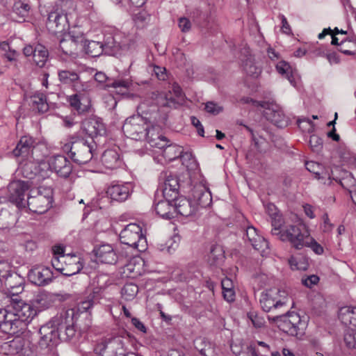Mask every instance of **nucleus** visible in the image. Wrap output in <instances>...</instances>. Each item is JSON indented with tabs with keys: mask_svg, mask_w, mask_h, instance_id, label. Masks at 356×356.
I'll return each mask as SVG.
<instances>
[{
	"mask_svg": "<svg viewBox=\"0 0 356 356\" xmlns=\"http://www.w3.org/2000/svg\"><path fill=\"white\" fill-rule=\"evenodd\" d=\"M74 314V309L60 312L40 327V334L52 339L54 343L70 341L76 334Z\"/></svg>",
	"mask_w": 356,
	"mask_h": 356,
	"instance_id": "f257e3e1",
	"label": "nucleus"
},
{
	"mask_svg": "<svg viewBox=\"0 0 356 356\" xmlns=\"http://www.w3.org/2000/svg\"><path fill=\"white\" fill-rule=\"evenodd\" d=\"M67 140L62 149L74 162L84 164L91 160L92 147L85 139L74 134L69 136Z\"/></svg>",
	"mask_w": 356,
	"mask_h": 356,
	"instance_id": "f03ea898",
	"label": "nucleus"
},
{
	"mask_svg": "<svg viewBox=\"0 0 356 356\" xmlns=\"http://www.w3.org/2000/svg\"><path fill=\"white\" fill-rule=\"evenodd\" d=\"M72 4L70 0H59L48 11L46 26L53 34L62 33L69 27L65 8Z\"/></svg>",
	"mask_w": 356,
	"mask_h": 356,
	"instance_id": "7ed1b4c3",
	"label": "nucleus"
},
{
	"mask_svg": "<svg viewBox=\"0 0 356 356\" xmlns=\"http://www.w3.org/2000/svg\"><path fill=\"white\" fill-rule=\"evenodd\" d=\"M270 322L275 323L283 332L297 337L304 334L306 322L301 319L300 316L295 312L275 316H268Z\"/></svg>",
	"mask_w": 356,
	"mask_h": 356,
	"instance_id": "20e7f679",
	"label": "nucleus"
},
{
	"mask_svg": "<svg viewBox=\"0 0 356 356\" xmlns=\"http://www.w3.org/2000/svg\"><path fill=\"white\" fill-rule=\"evenodd\" d=\"M10 302L8 308H11L13 314L15 315L13 325L15 332L17 334L26 328L27 323L31 322L36 315L37 310L30 304L24 302L19 297H12Z\"/></svg>",
	"mask_w": 356,
	"mask_h": 356,
	"instance_id": "39448f33",
	"label": "nucleus"
},
{
	"mask_svg": "<svg viewBox=\"0 0 356 356\" xmlns=\"http://www.w3.org/2000/svg\"><path fill=\"white\" fill-rule=\"evenodd\" d=\"M52 202V190L50 188L40 186L29 191L26 206L32 212L42 214L51 207Z\"/></svg>",
	"mask_w": 356,
	"mask_h": 356,
	"instance_id": "423d86ee",
	"label": "nucleus"
},
{
	"mask_svg": "<svg viewBox=\"0 0 356 356\" xmlns=\"http://www.w3.org/2000/svg\"><path fill=\"white\" fill-rule=\"evenodd\" d=\"M289 300V293L286 290L271 288L262 292L260 304L264 312H270L286 307Z\"/></svg>",
	"mask_w": 356,
	"mask_h": 356,
	"instance_id": "0eeeda50",
	"label": "nucleus"
},
{
	"mask_svg": "<svg viewBox=\"0 0 356 356\" xmlns=\"http://www.w3.org/2000/svg\"><path fill=\"white\" fill-rule=\"evenodd\" d=\"M120 240L122 243L143 252L146 249L147 241L142 233V228L136 223L127 225L120 234Z\"/></svg>",
	"mask_w": 356,
	"mask_h": 356,
	"instance_id": "6e6552de",
	"label": "nucleus"
},
{
	"mask_svg": "<svg viewBox=\"0 0 356 356\" xmlns=\"http://www.w3.org/2000/svg\"><path fill=\"white\" fill-rule=\"evenodd\" d=\"M51 265L56 271L67 277L78 273L83 266L81 258L75 254L54 257Z\"/></svg>",
	"mask_w": 356,
	"mask_h": 356,
	"instance_id": "1a4fd4ad",
	"label": "nucleus"
},
{
	"mask_svg": "<svg viewBox=\"0 0 356 356\" xmlns=\"http://www.w3.org/2000/svg\"><path fill=\"white\" fill-rule=\"evenodd\" d=\"M149 129L145 118L139 115L128 118L122 127L124 134L136 140L146 139Z\"/></svg>",
	"mask_w": 356,
	"mask_h": 356,
	"instance_id": "9d476101",
	"label": "nucleus"
},
{
	"mask_svg": "<svg viewBox=\"0 0 356 356\" xmlns=\"http://www.w3.org/2000/svg\"><path fill=\"white\" fill-rule=\"evenodd\" d=\"M309 233L304 225H291L282 229L280 238L282 241H289L297 250H300L305 245V241Z\"/></svg>",
	"mask_w": 356,
	"mask_h": 356,
	"instance_id": "9b49d317",
	"label": "nucleus"
},
{
	"mask_svg": "<svg viewBox=\"0 0 356 356\" xmlns=\"http://www.w3.org/2000/svg\"><path fill=\"white\" fill-rule=\"evenodd\" d=\"M154 115H157V113H156ZM150 119H152V122L154 125L149 130V136L145 140L151 147L158 149L156 152L161 153L169 141L166 137L156 132V127L161 129L165 125L167 116L163 115L162 117H159V119H157L156 116H153L150 117Z\"/></svg>",
	"mask_w": 356,
	"mask_h": 356,
	"instance_id": "f8f14e48",
	"label": "nucleus"
},
{
	"mask_svg": "<svg viewBox=\"0 0 356 356\" xmlns=\"http://www.w3.org/2000/svg\"><path fill=\"white\" fill-rule=\"evenodd\" d=\"M29 181L15 180L10 182L8 186V198L9 201L18 208L26 207L27 200H25L26 192L29 191Z\"/></svg>",
	"mask_w": 356,
	"mask_h": 356,
	"instance_id": "ddd939ff",
	"label": "nucleus"
},
{
	"mask_svg": "<svg viewBox=\"0 0 356 356\" xmlns=\"http://www.w3.org/2000/svg\"><path fill=\"white\" fill-rule=\"evenodd\" d=\"M36 143L35 139L29 136L21 137L12 154L15 158L20 159L19 161H32L35 160L34 149Z\"/></svg>",
	"mask_w": 356,
	"mask_h": 356,
	"instance_id": "4468645a",
	"label": "nucleus"
},
{
	"mask_svg": "<svg viewBox=\"0 0 356 356\" xmlns=\"http://www.w3.org/2000/svg\"><path fill=\"white\" fill-rule=\"evenodd\" d=\"M250 101L252 102L254 106L265 108L264 115L277 127L282 128L287 125V118L280 109L274 108L273 106L270 107V104L266 102H258L252 99Z\"/></svg>",
	"mask_w": 356,
	"mask_h": 356,
	"instance_id": "2eb2a0df",
	"label": "nucleus"
},
{
	"mask_svg": "<svg viewBox=\"0 0 356 356\" xmlns=\"http://www.w3.org/2000/svg\"><path fill=\"white\" fill-rule=\"evenodd\" d=\"M123 341L119 337H115L108 341L98 343L95 348V352L102 356H120V353H124Z\"/></svg>",
	"mask_w": 356,
	"mask_h": 356,
	"instance_id": "dca6fc26",
	"label": "nucleus"
},
{
	"mask_svg": "<svg viewBox=\"0 0 356 356\" xmlns=\"http://www.w3.org/2000/svg\"><path fill=\"white\" fill-rule=\"evenodd\" d=\"M160 181L163 182L162 195L163 198L176 199L180 184L177 176L170 172H163L159 177Z\"/></svg>",
	"mask_w": 356,
	"mask_h": 356,
	"instance_id": "f3484780",
	"label": "nucleus"
},
{
	"mask_svg": "<svg viewBox=\"0 0 356 356\" xmlns=\"http://www.w3.org/2000/svg\"><path fill=\"white\" fill-rule=\"evenodd\" d=\"M83 40V33L75 34L74 31H70L67 35L60 40V48L63 54L73 56L76 54L78 49L82 47Z\"/></svg>",
	"mask_w": 356,
	"mask_h": 356,
	"instance_id": "a211bd4d",
	"label": "nucleus"
},
{
	"mask_svg": "<svg viewBox=\"0 0 356 356\" xmlns=\"http://www.w3.org/2000/svg\"><path fill=\"white\" fill-rule=\"evenodd\" d=\"M49 168L55 172L58 176L67 178L72 170V166L69 160L62 155H56L50 157L48 160Z\"/></svg>",
	"mask_w": 356,
	"mask_h": 356,
	"instance_id": "6ab92c4d",
	"label": "nucleus"
},
{
	"mask_svg": "<svg viewBox=\"0 0 356 356\" xmlns=\"http://www.w3.org/2000/svg\"><path fill=\"white\" fill-rule=\"evenodd\" d=\"M93 252L96 261L102 264H115L119 259V256L113 246L108 243L96 247Z\"/></svg>",
	"mask_w": 356,
	"mask_h": 356,
	"instance_id": "aec40b11",
	"label": "nucleus"
},
{
	"mask_svg": "<svg viewBox=\"0 0 356 356\" xmlns=\"http://www.w3.org/2000/svg\"><path fill=\"white\" fill-rule=\"evenodd\" d=\"M29 279L35 284L44 286L50 283L54 278V273L49 267H37L29 273Z\"/></svg>",
	"mask_w": 356,
	"mask_h": 356,
	"instance_id": "412c9836",
	"label": "nucleus"
},
{
	"mask_svg": "<svg viewBox=\"0 0 356 356\" xmlns=\"http://www.w3.org/2000/svg\"><path fill=\"white\" fill-rule=\"evenodd\" d=\"M193 203L197 207H207L211 204L212 197L209 188L202 184L195 185L192 190Z\"/></svg>",
	"mask_w": 356,
	"mask_h": 356,
	"instance_id": "4be33fe9",
	"label": "nucleus"
},
{
	"mask_svg": "<svg viewBox=\"0 0 356 356\" xmlns=\"http://www.w3.org/2000/svg\"><path fill=\"white\" fill-rule=\"evenodd\" d=\"M24 280L22 277L17 274L8 275L4 281V284L10 295V300L11 298L19 297V294L22 293L24 291Z\"/></svg>",
	"mask_w": 356,
	"mask_h": 356,
	"instance_id": "5701e85b",
	"label": "nucleus"
},
{
	"mask_svg": "<svg viewBox=\"0 0 356 356\" xmlns=\"http://www.w3.org/2000/svg\"><path fill=\"white\" fill-rule=\"evenodd\" d=\"M172 198H163L155 200L154 208L157 215L165 219L174 218L175 207L172 204Z\"/></svg>",
	"mask_w": 356,
	"mask_h": 356,
	"instance_id": "b1692460",
	"label": "nucleus"
},
{
	"mask_svg": "<svg viewBox=\"0 0 356 356\" xmlns=\"http://www.w3.org/2000/svg\"><path fill=\"white\" fill-rule=\"evenodd\" d=\"M131 192V186L130 184H115L109 186L106 193L111 200L117 202L125 201Z\"/></svg>",
	"mask_w": 356,
	"mask_h": 356,
	"instance_id": "393cba45",
	"label": "nucleus"
},
{
	"mask_svg": "<svg viewBox=\"0 0 356 356\" xmlns=\"http://www.w3.org/2000/svg\"><path fill=\"white\" fill-rule=\"evenodd\" d=\"M175 201L174 207L175 212L183 216H190L194 214L197 210V206L193 203V200L184 197H180L172 200Z\"/></svg>",
	"mask_w": 356,
	"mask_h": 356,
	"instance_id": "a878e982",
	"label": "nucleus"
},
{
	"mask_svg": "<svg viewBox=\"0 0 356 356\" xmlns=\"http://www.w3.org/2000/svg\"><path fill=\"white\" fill-rule=\"evenodd\" d=\"M246 237L252 247L262 254L268 249V242L257 234V229L253 226L247 227Z\"/></svg>",
	"mask_w": 356,
	"mask_h": 356,
	"instance_id": "bb28decb",
	"label": "nucleus"
},
{
	"mask_svg": "<svg viewBox=\"0 0 356 356\" xmlns=\"http://www.w3.org/2000/svg\"><path fill=\"white\" fill-rule=\"evenodd\" d=\"M83 129L91 137L102 136L106 134L104 123L99 118H90L83 122Z\"/></svg>",
	"mask_w": 356,
	"mask_h": 356,
	"instance_id": "cd10ccee",
	"label": "nucleus"
},
{
	"mask_svg": "<svg viewBox=\"0 0 356 356\" xmlns=\"http://www.w3.org/2000/svg\"><path fill=\"white\" fill-rule=\"evenodd\" d=\"M26 341L23 337L17 336L13 340L5 342L1 346V349L6 355H15L21 353Z\"/></svg>",
	"mask_w": 356,
	"mask_h": 356,
	"instance_id": "c85d7f7f",
	"label": "nucleus"
},
{
	"mask_svg": "<svg viewBox=\"0 0 356 356\" xmlns=\"http://www.w3.org/2000/svg\"><path fill=\"white\" fill-rule=\"evenodd\" d=\"M15 315L13 314L11 308H0V327L10 334H15L13 322Z\"/></svg>",
	"mask_w": 356,
	"mask_h": 356,
	"instance_id": "c756f323",
	"label": "nucleus"
},
{
	"mask_svg": "<svg viewBox=\"0 0 356 356\" xmlns=\"http://www.w3.org/2000/svg\"><path fill=\"white\" fill-rule=\"evenodd\" d=\"M102 163L106 168L113 170L120 167L122 161L115 150L108 149L102 156Z\"/></svg>",
	"mask_w": 356,
	"mask_h": 356,
	"instance_id": "7c9ffc66",
	"label": "nucleus"
},
{
	"mask_svg": "<svg viewBox=\"0 0 356 356\" xmlns=\"http://www.w3.org/2000/svg\"><path fill=\"white\" fill-rule=\"evenodd\" d=\"M339 318L346 325L356 327V307H343L339 309Z\"/></svg>",
	"mask_w": 356,
	"mask_h": 356,
	"instance_id": "2f4dec72",
	"label": "nucleus"
},
{
	"mask_svg": "<svg viewBox=\"0 0 356 356\" xmlns=\"http://www.w3.org/2000/svg\"><path fill=\"white\" fill-rule=\"evenodd\" d=\"M54 300V295L47 292H40L33 298V304L38 310H44L50 307Z\"/></svg>",
	"mask_w": 356,
	"mask_h": 356,
	"instance_id": "473e14b6",
	"label": "nucleus"
},
{
	"mask_svg": "<svg viewBox=\"0 0 356 356\" xmlns=\"http://www.w3.org/2000/svg\"><path fill=\"white\" fill-rule=\"evenodd\" d=\"M152 98L156 101V104L160 107H174L177 104L176 100L171 97V92L169 94L165 92L156 91L152 92Z\"/></svg>",
	"mask_w": 356,
	"mask_h": 356,
	"instance_id": "72a5a7b5",
	"label": "nucleus"
},
{
	"mask_svg": "<svg viewBox=\"0 0 356 356\" xmlns=\"http://www.w3.org/2000/svg\"><path fill=\"white\" fill-rule=\"evenodd\" d=\"M131 86V81L129 79H111L110 83H106L105 88L109 89L113 88L116 93L124 95L127 94Z\"/></svg>",
	"mask_w": 356,
	"mask_h": 356,
	"instance_id": "f704fd0d",
	"label": "nucleus"
},
{
	"mask_svg": "<svg viewBox=\"0 0 356 356\" xmlns=\"http://www.w3.org/2000/svg\"><path fill=\"white\" fill-rule=\"evenodd\" d=\"M59 81L63 84L71 87H74L75 83L79 81V74L70 70H60L58 72Z\"/></svg>",
	"mask_w": 356,
	"mask_h": 356,
	"instance_id": "c9c22d12",
	"label": "nucleus"
},
{
	"mask_svg": "<svg viewBox=\"0 0 356 356\" xmlns=\"http://www.w3.org/2000/svg\"><path fill=\"white\" fill-rule=\"evenodd\" d=\"M182 147L176 144H167L161 152L162 156L168 161H172L182 156Z\"/></svg>",
	"mask_w": 356,
	"mask_h": 356,
	"instance_id": "e433bc0d",
	"label": "nucleus"
},
{
	"mask_svg": "<svg viewBox=\"0 0 356 356\" xmlns=\"http://www.w3.org/2000/svg\"><path fill=\"white\" fill-rule=\"evenodd\" d=\"M32 106L38 113H45L49 110V104L45 95L37 92L31 97Z\"/></svg>",
	"mask_w": 356,
	"mask_h": 356,
	"instance_id": "4c0bfd02",
	"label": "nucleus"
},
{
	"mask_svg": "<svg viewBox=\"0 0 356 356\" xmlns=\"http://www.w3.org/2000/svg\"><path fill=\"white\" fill-rule=\"evenodd\" d=\"M103 44L97 41H86L83 40V45L81 48H83L86 54L96 57L102 54L103 52Z\"/></svg>",
	"mask_w": 356,
	"mask_h": 356,
	"instance_id": "58836bf2",
	"label": "nucleus"
},
{
	"mask_svg": "<svg viewBox=\"0 0 356 356\" xmlns=\"http://www.w3.org/2000/svg\"><path fill=\"white\" fill-rule=\"evenodd\" d=\"M276 69L279 74L284 76L293 86H296L295 73L290 65L285 61H280L276 65Z\"/></svg>",
	"mask_w": 356,
	"mask_h": 356,
	"instance_id": "ea45409f",
	"label": "nucleus"
},
{
	"mask_svg": "<svg viewBox=\"0 0 356 356\" xmlns=\"http://www.w3.org/2000/svg\"><path fill=\"white\" fill-rule=\"evenodd\" d=\"M48 56V51L44 46L38 44L35 47V52L33 57L34 62L38 67H42L45 65Z\"/></svg>",
	"mask_w": 356,
	"mask_h": 356,
	"instance_id": "a19ab883",
	"label": "nucleus"
},
{
	"mask_svg": "<svg viewBox=\"0 0 356 356\" xmlns=\"http://www.w3.org/2000/svg\"><path fill=\"white\" fill-rule=\"evenodd\" d=\"M341 186L348 190L352 196V192L356 191V179L353 177L352 174L345 172L344 175L339 180Z\"/></svg>",
	"mask_w": 356,
	"mask_h": 356,
	"instance_id": "79ce46f5",
	"label": "nucleus"
},
{
	"mask_svg": "<svg viewBox=\"0 0 356 356\" xmlns=\"http://www.w3.org/2000/svg\"><path fill=\"white\" fill-rule=\"evenodd\" d=\"M138 292V286L133 283H127L121 290L122 297L127 301L132 300Z\"/></svg>",
	"mask_w": 356,
	"mask_h": 356,
	"instance_id": "37998d69",
	"label": "nucleus"
},
{
	"mask_svg": "<svg viewBox=\"0 0 356 356\" xmlns=\"http://www.w3.org/2000/svg\"><path fill=\"white\" fill-rule=\"evenodd\" d=\"M30 9L31 6L28 3L20 0L15 1L13 6V12L22 19L29 15Z\"/></svg>",
	"mask_w": 356,
	"mask_h": 356,
	"instance_id": "c03bdc74",
	"label": "nucleus"
},
{
	"mask_svg": "<svg viewBox=\"0 0 356 356\" xmlns=\"http://www.w3.org/2000/svg\"><path fill=\"white\" fill-rule=\"evenodd\" d=\"M243 70L248 75L254 77H257L261 72V70L255 65L250 58H248L243 63Z\"/></svg>",
	"mask_w": 356,
	"mask_h": 356,
	"instance_id": "a18cd8bd",
	"label": "nucleus"
},
{
	"mask_svg": "<svg viewBox=\"0 0 356 356\" xmlns=\"http://www.w3.org/2000/svg\"><path fill=\"white\" fill-rule=\"evenodd\" d=\"M271 218V224H272V234L273 235H279L280 236L282 232V229L281 230V227L284 223V220L282 216L280 213H275V216L270 217Z\"/></svg>",
	"mask_w": 356,
	"mask_h": 356,
	"instance_id": "49530a36",
	"label": "nucleus"
},
{
	"mask_svg": "<svg viewBox=\"0 0 356 356\" xmlns=\"http://www.w3.org/2000/svg\"><path fill=\"white\" fill-rule=\"evenodd\" d=\"M58 344V343H54L52 339H49L42 335H40V339L38 341L39 348L42 350H46L47 352L52 351Z\"/></svg>",
	"mask_w": 356,
	"mask_h": 356,
	"instance_id": "de8ad7c7",
	"label": "nucleus"
},
{
	"mask_svg": "<svg viewBox=\"0 0 356 356\" xmlns=\"http://www.w3.org/2000/svg\"><path fill=\"white\" fill-rule=\"evenodd\" d=\"M68 101L70 106L75 108L79 113H83L88 111V106H83L78 95H71Z\"/></svg>",
	"mask_w": 356,
	"mask_h": 356,
	"instance_id": "09e8293b",
	"label": "nucleus"
},
{
	"mask_svg": "<svg viewBox=\"0 0 356 356\" xmlns=\"http://www.w3.org/2000/svg\"><path fill=\"white\" fill-rule=\"evenodd\" d=\"M344 341L348 348H356V330H348L344 335Z\"/></svg>",
	"mask_w": 356,
	"mask_h": 356,
	"instance_id": "8fccbe9b",
	"label": "nucleus"
},
{
	"mask_svg": "<svg viewBox=\"0 0 356 356\" xmlns=\"http://www.w3.org/2000/svg\"><path fill=\"white\" fill-rule=\"evenodd\" d=\"M93 88V83L91 81H86L83 82L81 81L80 77L79 78V81L75 83L73 87V90L76 92H90Z\"/></svg>",
	"mask_w": 356,
	"mask_h": 356,
	"instance_id": "3c124183",
	"label": "nucleus"
},
{
	"mask_svg": "<svg viewBox=\"0 0 356 356\" xmlns=\"http://www.w3.org/2000/svg\"><path fill=\"white\" fill-rule=\"evenodd\" d=\"M224 257V251L222 247L218 245H213L211 248L209 258L213 259V263L222 259Z\"/></svg>",
	"mask_w": 356,
	"mask_h": 356,
	"instance_id": "603ef678",
	"label": "nucleus"
},
{
	"mask_svg": "<svg viewBox=\"0 0 356 356\" xmlns=\"http://www.w3.org/2000/svg\"><path fill=\"white\" fill-rule=\"evenodd\" d=\"M309 145L313 152L318 153L323 148V140L317 135H312L309 139Z\"/></svg>",
	"mask_w": 356,
	"mask_h": 356,
	"instance_id": "864d4df0",
	"label": "nucleus"
},
{
	"mask_svg": "<svg viewBox=\"0 0 356 356\" xmlns=\"http://www.w3.org/2000/svg\"><path fill=\"white\" fill-rule=\"evenodd\" d=\"M305 245L312 248V250L317 254H321L323 252V247L318 244L313 238L309 237V234L307 237Z\"/></svg>",
	"mask_w": 356,
	"mask_h": 356,
	"instance_id": "5fc2aeb1",
	"label": "nucleus"
},
{
	"mask_svg": "<svg viewBox=\"0 0 356 356\" xmlns=\"http://www.w3.org/2000/svg\"><path fill=\"white\" fill-rule=\"evenodd\" d=\"M205 110L212 115H218L223 111V108L213 102H208L205 104Z\"/></svg>",
	"mask_w": 356,
	"mask_h": 356,
	"instance_id": "6e6d98bb",
	"label": "nucleus"
},
{
	"mask_svg": "<svg viewBox=\"0 0 356 356\" xmlns=\"http://www.w3.org/2000/svg\"><path fill=\"white\" fill-rule=\"evenodd\" d=\"M306 168L311 172L314 173L318 179L323 178V176L318 169L321 168V165L314 161H308L305 163Z\"/></svg>",
	"mask_w": 356,
	"mask_h": 356,
	"instance_id": "4d7b16f0",
	"label": "nucleus"
},
{
	"mask_svg": "<svg viewBox=\"0 0 356 356\" xmlns=\"http://www.w3.org/2000/svg\"><path fill=\"white\" fill-rule=\"evenodd\" d=\"M87 298L95 305L100 302L103 298V290L101 288H95L92 292L90 293Z\"/></svg>",
	"mask_w": 356,
	"mask_h": 356,
	"instance_id": "13d9d810",
	"label": "nucleus"
},
{
	"mask_svg": "<svg viewBox=\"0 0 356 356\" xmlns=\"http://www.w3.org/2000/svg\"><path fill=\"white\" fill-rule=\"evenodd\" d=\"M149 69L155 74L158 79L163 81L166 79L167 74L165 67L157 65H152L149 67Z\"/></svg>",
	"mask_w": 356,
	"mask_h": 356,
	"instance_id": "bf43d9fd",
	"label": "nucleus"
},
{
	"mask_svg": "<svg viewBox=\"0 0 356 356\" xmlns=\"http://www.w3.org/2000/svg\"><path fill=\"white\" fill-rule=\"evenodd\" d=\"M178 26L181 32L186 33L191 29L192 24L189 19L183 17L179 19Z\"/></svg>",
	"mask_w": 356,
	"mask_h": 356,
	"instance_id": "052dcab7",
	"label": "nucleus"
},
{
	"mask_svg": "<svg viewBox=\"0 0 356 356\" xmlns=\"http://www.w3.org/2000/svg\"><path fill=\"white\" fill-rule=\"evenodd\" d=\"M319 281V277L316 275H312L306 277L302 278V284L308 288H312L316 285Z\"/></svg>",
	"mask_w": 356,
	"mask_h": 356,
	"instance_id": "680f3d73",
	"label": "nucleus"
},
{
	"mask_svg": "<svg viewBox=\"0 0 356 356\" xmlns=\"http://www.w3.org/2000/svg\"><path fill=\"white\" fill-rule=\"evenodd\" d=\"M322 218H323V223L321 226L323 231L324 232H331L334 227V225L330 222L329 217H328V214L327 213H325L323 215Z\"/></svg>",
	"mask_w": 356,
	"mask_h": 356,
	"instance_id": "e2e57ef3",
	"label": "nucleus"
},
{
	"mask_svg": "<svg viewBox=\"0 0 356 356\" xmlns=\"http://www.w3.org/2000/svg\"><path fill=\"white\" fill-rule=\"evenodd\" d=\"M172 91L178 101L184 100V94L182 92L181 87L176 83H174L172 86Z\"/></svg>",
	"mask_w": 356,
	"mask_h": 356,
	"instance_id": "0e129e2a",
	"label": "nucleus"
},
{
	"mask_svg": "<svg viewBox=\"0 0 356 356\" xmlns=\"http://www.w3.org/2000/svg\"><path fill=\"white\" fill-rule=\"evenodd\" d=\"M94 79L96 81L103 83H104L105 85L106 83H110L112 79H110L108 77L105 73L102 72H98L95 74Z\"/></svg>",
	"mask_w": 356,
	"mask_h": 356,
	"instance_id": "69168bd1",
	"label": "nucleus"
},
{
	"mask_svg": "<svg viewBox=\"0 0 356 356\" xmlns=\"http://www.w3.org/2000/svg\"><path fill=\"white\" fill-rule=\"evenodd\" d=\"M224 299L229 302H233L235 298V292L234 289L222 291Z\"/></svg>",
	"mask_w": 356,
	"mask_h": 356,
	"instance_id": "338daca9",
	"label": "nucleus"
},
{
	"mask_svg": "<svg viewBox=\"0 0 356 356\" xmlns=\"http://www.w3.org/2000/svg\"><path fill=\"white\" fill-rule=\"evenodd\" d=\"M94 304L88 298H86V300L82 301L79 305V310L82 312H87L88 311Z\"/></svg>",
	"mask_w": 356,
	"mask_h": 356,
	"instance_id": "774afa93",
	"label": "nucleus"
}]
</instances>
